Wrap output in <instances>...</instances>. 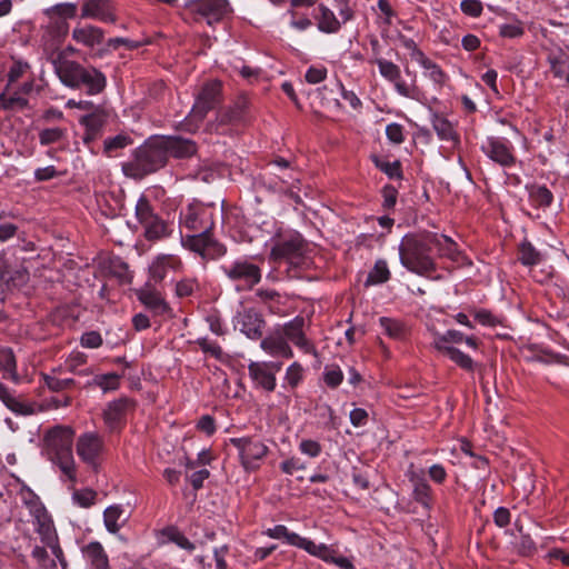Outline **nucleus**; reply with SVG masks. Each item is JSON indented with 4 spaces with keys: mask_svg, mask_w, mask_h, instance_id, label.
<instances>
[{
    "mask_svg": "<svg viewBox=\"0 0 569 569\" xmlns=\"http://www.w3.org/2000/svg\"><path fill=\"white\" fill-rule=\"evenodd\" d=\"M217 209L193 200L180 211L181 243L188 249H218L211 230L214 227Z\"/></svg>",
    "mask_w": 569,
    "mask_h": 569,
    "instance_id": "1",
    "label": "nucleus"
},
{
    "mask_svg": "<svg viewBox=\"0 0 569 569\" xmlns=\"http://www.w3.org/2000/svg\"><path fill=\"white\" fill-rule=\"evenodd\" d=\"M52 66L62 84L71 89L83 88L89 96L101 93L107 86V78L100 70L69 60L61 52L52 59Z\"/></svg>",
    "mask_w": 569,
    "mask_h": 569,
    "instance_id": "2",
    "label": "nucleus"
},
{
    "mask_svg": "<svg viewBox=\"0 0 569 569\" xmlns=\"http://www.w3.org/2000/svg\"><path fill=\"white\" fill-rule=\"evenodd\" d=\"M44 443L50 459L70 480L74 481L73 431L68 427H54L46 433Z\"/></svg>",
    "mask_w": 569,
    "mask_h": 569,
    "instance_id": "3",
    "label": "nucleus"
},
{
    "mask_svg": "<svg viewBox=\"0 0 569 569\" xmlns=\"http://www.w3.org/2000/svg\"><path fill=\"white\" fill-rule=\"evenodd\" d=\"M221 100V82L210 80L203 83L200 91L194 98L193 106L183 119L180 127L181 130L194 133L197 132L208 112L212 110Z\"/></svg>",
    "mask_w": 569,
    "mask_h": 569,
    "instance_id": "4",
    "label": "nucleus"
},
{
    "mask_svg": "<svg viewBox=\"0 0 569 569\" xmlns=\"http://www.w3.org/2000/svg\"><path fill=\"white\" fill-rule=\"evenodd\" d=\"M162 147L160 137L152 138L139 147L133 160L126 168L127 173L134 178H143L164 167L168 159Z\"/></svg>",
    "mask_w": 569,
    "mask_h": 569,
    "instance_id": "5",
    "label": "nucleus"
},
{
    "mask_svg": "<svg viewBox=\"0 0 569 569\" xmlns=\"http://www.w3.org/2000/svg\"><path fill=\"white\" fill-rule=\"evenodd\" d=\"M379 73L382 78L393 84L395 91L405 98L412 99L423 106H427V96L417 84V72L409 68L405 69L410 81L401 78V70L398 64L392 61L379 58L376 60Z\"/></svg>",
    "mask_w": 569,
    "mask_h": 569,
    "instance_id": "6",
    "label": "nucleus"
},
{
    "mask_svg": "<svg viewBox=\"0 0 569 569\" xmlns=\"http://www.w3.org/2000/svg\"><path fill=\"white\" fill-rule=\"evenodd\" d=\"M136 218L143 228V234L149 241H160L172 236L174 226L164 221L153 210L149 199L141 194L136 203Z\"/></svg>",
    "mask_w": 569,
    "mask_h": 569,
    "instance_id": "7",
    "label": "nucleus"
},
{
    "mask_svg": "<svg viewBox=\"0 0 569 569\" xmlns=\"http://www.w3.org/2000/svg\"><path fill=\"white\" fill-rule=\"evenodd\" d=\"M480 151L495 164L503 169L516 167L518 158L515 144L506 137L488 136L480 144Z\"/></svg>",
    "mask_w": 569,
    "mask_h": 569,
    "instance_id": "8",
    "label": "nucleus"
},
{
    "mask_svg": "<svg viewBox=\"0 0 569 569\" xmlns=\"http://www.w3.org/2000/svg\"><path fill=\"white\" fill-rule=\"evenodd\" d=\"M186 8L196 21H204L209 26L222 21L230 12L227 0H189Z\"/></svg>",
    "mask_w": 569,
    "mask_h": 569,
    "instance_id": "9",
    "label": "nucleus"
},
{
    "mask_svg": "<svg viewBox=\"0 0 569 569\" xmlns=\"http://www.w3.org/2000/svg\"><path fill=\"white\" fill-rule=\"evenodd\" d=\"M308 97L313 111L322 117H337L342 107L337 91L328 86L310 92Z\"/></svg>",
    "mask_w": 569,
    "mask_h": 569,
    "instance_id": "10",
    "label": "nucleus"
},
{
    "mask_svg": "<svg viewBox=\"0 0 569 569\" xmlns=\"http://www.w3.org/2000/svg\"><path fill=\"white\" fill-rule=\"evenodd\" d=\"M230 443L239 450L241 463L247 471L254 470L258 467L257 461L268 451L267 446L251 438H232Z\"/></svg>",
    "mask_w": 569,
    "mask_h": 569,
    "instance_id": "11",
    "label": "nucleus"
},
{
    "mask_svg": "<svg viewBox=\"0 0 569 569\" xmlns=\"http://www.w3.org/2000/svg\"><path fill=\"white\" fill-rule=\"evenodd\" d=\"M249 99L246 96H239L232 106L217 112V123L221 126L246 123L249 120Z\"/></svg>",
    "mask_w": 569,
    "mask_h": 569,
    "instance_id": "12",
    "label": "nucleus"
},
{
    "mask_svg": "<svg viewBox=\"0 0 569 569\" xmlns=\"http://www.w3.org/2000/svg\"><path fill=\"white\" fill-rule=\"evenodd\" d=\"M82 19H94L104 23L116 22L114 7L110 0H84L81 7Z\"/></svg>",
    "mask_w": 569,
    "mask_h": 569,
    "instance_id": "13",
    "label": "nucleus"
},
{
    "mask_svg": "<svg viewBox=\"0 0 569 569\" xmlns=\"http://www.w3.org/2000/svg\"><path fill=\"white\" fill-rule=\"evenodd\" d=\"M429 112V119L437 137L441 141L451 142L453 146L460 143V136L455 129L453 123L448 120L442 113L433 110L430 106H427Z\"/></svg>",
    "mask_w": 569,
    "mask_h": 569,
    "instance_id": "14",
    "label": "nucleus"
},
{
    "mask_svg": "<svg viewBox=\"0 0 569 569\" xmlns=\"http://www.w3.org/2000/svg\"><path fill=\"white\" fill-rule=\"evenodd\" d=\"M162 148L166 154L174 158H189L197 151L196 142L190 139H184L179 136H163L160 137Z\"/></svg>",
    "mask_w": 569,
    "mask_h": 569,
    "instance_id": "15",
    "label": "nucleus"
},
{
    "mask_svg": "<svg viewBox=\"0 0 569 569\" xmlns=\"http://www.w3.org/2000/svg\"><path fill=\"white\" fill-rule=\"evenodd\" d=\"M401 263L411 272L426 274L433 270V259L426 251H400Z\"/></svg>",
    "mask_w": 569,
    "mask_h": 569,
    "instance_id": "16",
    "label": "nucleus"
},
{
    "mask_svg": "<svg viewBox=\"0 0 569 569\" xmlns=\"http://www.w3.org/2000/svg\"><path fill=\"white\" fill-rule=\"evenodd\" d=\"M134 406V401L127 397L110 402L103 412L104 422L111 430L114 429Z\"/></svg>",
    "mask_w": 569,
    "mask_h": 569,
    "instance_id": "17",
    "label": "nucleus"
},
{
    "mask_svg": "<svg viewBox=\"0 0 569 569\" xmlns=\"http://www.w3.org/2000/svg\"><path fill=\"white\" fill-rule=\"evenodd\" d=\"M525 189L528 194V202L532 208L546 211L551 207L553 193L546 184L531 182L527 183Z\"/></svg>",
    "mask_w": 569,
    "mask_h": 569,
    "instance_id": "18",
    "label": "nucleus"
},
{
    "mask_svg": "<svg viewBox=\"0 0 569 569\" xmlns=\"http://www.w3.org/2000/svg\"><path fill=\"white\" fill-rule=\"evenodd\" d=\"M237 325L240 331L249 339H258L262 336L263 319L252 309L244 310L237 317Z\"/></svg>",
    "mask_w": 569,
    "mask_h": 569,
    "instance_id": "19",
    "label": "nucleus"
},
{
    "mask_svg": "<svg viewBox=\"0 0 569 569\" xmlns=\"http://www.w3.org/2000/svg\"><path fill=\"white\" fill-rule=\"evenodd\" d=\"M102 449L101 439L93 433H86L78 439L77 452L87 463L94 466L96 459Z\"/></svg>",
    "mask_w": 569,
    "mask_h": 569,
    "instance_id": "20",
    "label": "nucleus"
},
{
    "mask_svg": "<svg viewBox=\"0 0 569 569\" xmlns=\"http://www.w3.org/2000/svg\"><path fill=\"white\" fill-rule=\"evenodd\" d=\"M138 299L151 311L157 315H163L169 307L159 291L151 284L146 283L141 289L137 290Z\"/></svg>",
    "mask_w": 569,
    "mask_h": 569,
    "instance_id": "21",
    "label": "nucleus"
},
{
    "mask_svg": "<svg viewBox=\"0 0 569 569\" xmlns=\"http://www.w3.org/2000/svg\"><path fill=\"white\" fill-rule=\"evenodd\" d=\"M72 38L84 47L94 48L103 43L104 32L94 26L78 27L73 29Z\"/></svg>",
    "mask_w": 569,
    "mask_h": 569,
    "instance_id": "22",
    "label": "nucleus"
},
{
    "mask_svg": "<svg viewBox=\"0 0 569 569\" xmlns=\"http://www.w3.org/2000/svg\"><path fill=\"white\" fill-rule=\"evenodd\" d=\"M272 240L271 249H302L307 246L303 237L292 229L279 228Z\"/></svg>",
    "mask_w": 569,
    "mask_h": 569,
    "instance_id": "23",
    "label": "nucleus"
},
{
    "mask_svg": "<svg viewBox=\"0 0 569 569\" xmlns=\"http://www.w3.org/2000/svg\"><path fill=\"white\" fill-rule=\"evenodd\" d=\"M547 62L553 78L569 81V56L566 52L561 49L549 52Z\"/></svg>",
    "mask_w": 569,
    "mask_h": 569,
    "instance_id": "24",
    "label": "nucleus"
},
{
    "mask_svg": "<svg viewBox=\"0 0 569 569\" xmlns=\"http://www.w3.org/2000/svg\"><path fill=\"white\" fill-rule=\"evenodd\" d=\"M224 271L232 280L244 279L252 284L260 281V270L252 263L237 262L231 268L224 269Z\"/></svg>",
    "mask_w": 569,
    "mask_h": 569,
    "instance_id": "25",
    "label": "nucleus"
},
{
    "mask_svg": "<svg viewBox=\"0 0 569 569\" xmlns=\"http://www.w3.org/2000/svg\"><path fill=\"white\" fill-rule=\"evenodd\" d=\"M250 377L263 389L272 391L276 387L274 375L269 371L267 362H251L249 365Z\"/></svg>",
    "mask_w": 569,
    "mask_h": 569,
    "instance_id": "26",
    "label": "nucleus"
},
{
    "mask_svg": "<svg viewBox=\"0 0 569 569\" xmlns=\"http://www.w3.org/2000/svg\"><path fill=\"white\" fill-rule=\"evenodd\" d=\"M260 347L271 356L284 358L292 357L291 348L287 343L284 337L278 332L266 337L261 341Z\"/></svg>",
    "mask_w": 569,
    "mask_h": 569,
    "instance_id": "27",
    "label": "nucleus"
},
{
    "mask_svg": "<svg viewBox=\"0 0 569 569\" xmlns=\"http://www.w3.org/2000/svg\"><path fill=\"white\" fill-rule=\"evenodd\" d=\"M422 68V74L429 79L436 88H442L448 80V74L442 68L427 56L418 63Z\"/></svg>",
    "mask_w": 569,
    "mask_h": 569,
    "instance_id": "28",
    "label": "nucleus"
},
{
    "mask_svg": "<svg viewBox=\"0 0 569 569\" xmlns=\"http://www.w3.org/2000/svg\"><path fill=\"white\" fill-rule=\"evenodd\" d=\"M290 538L292 540V546L303 548L310 555L317 556L325 561H329V558L331 557V549H329L326 545H316L313 541L302 538L299 535L291 536Z\"/></svg>",
    "mask_w": 569,
    "mask_h": 569,
    "instance_id": "29",
    "label": "nucleus"
},
{
    "mask_svg": "<svg viewBox=\"0 0 569 569\" xmlns=\"http://www.w3.org/2000/svg\"><path fill=\"white\" fill-rule=\"evenodd\" d=\"M28 106V98L24 97L19 90L11 92L9 87L0 93V108L4 110H23Z\"/></svg>",
    "mask_w": 569,
    "mask_h": 569,
    "instance_id": "30",
    "label": "nucleus"
},
{
    "mask_svg": "<svg viewBox=\"0 0 569 569\" xmlns=\"http://www.w3.org/2000/svg\"><path fill=\"white\" fill-rule=\"evenodd\" d=\"M371 159L376 168L383 172L390 180L403 179L401 162L399 160L388 161L376 154L371 156Z\"/></svg>",
    "mask_w": 569,
    "mask_h": 569,
    "instance_id": "31",
    "label": "nucleus"
},
{
    "mask_svg": "<svg viewBox=\"0 0 569 569\" xmlns=\"http://www.w3.org/2000/svg\"><path fill=\"white\" fill-rule=\"evenodd\" d=\"M271 258L279 267H284L287 270L291 266L298 268L305 263L301 251H271Z\"/></svg>",
    "mask_w": 569,
    "mask_h": 569,
    "instance_id": "32",
    "label": "nucleus"
},
{
    "mask_svg": "<svg viewBox=\"0 0 569 569\" xmlns=\"http://www.w3.org/2000/svg\"><path fill=\"white\" fill-rule=\"evenodd\" d=\"M80 122L86 129L83 138L86 142L92 141L100 136L103 127V119L101 116L96 113L87 114L81 118Z\"/></svg>",
    "mask_w": 569,
    "mask_h": 569,
    "instance_id": "33",
    "label": "nucleus"
},
{
    "mask_svg": "<svg viewBox=\"0 0 569 569\" xmlns=\"http://www.w3.org/2000/svg\"><path fill=\"white\" fill-rule=\"evenodd\" d=\"M303 319L297 318L283 327V337L292 341L296 346L305 348L307 346L306 337L302 332Z\"/></svg>",
    "mask_w": 569,
    "mask_h": 569,
    "instance_id": "34",
    "label": "nucleus"
},
{
    "mask_svg": "<svg viewBox=\"0 0 569 569\" xmlns=\"http://www.w3.org/2000/svg\"><path fill=\"white\" fill-rule=\"evenodd\" d=\"M390 279V270L385 260H378L368 273L365 287L377 286L387 282Z\"/></svg>",
    "mask_w": 569,
    "mask_h": 569,
    "instance_id": "35",
    "label": "nucleus"
},
{
    "mask_svg": "<svg viewBox=\"0 0 569 569\" xmlns=\"http://www.w3.org/2000/svg\"><path fill=\"white\" fill-rule=\"evenodd\" d=\"M0 369L4 372V378L8 377L14 382L19 381L16 357L13 351L9 348L0 349Z\"/></svg>",
    "mask_w": 569,
    "mask_h": 569,
    "instance_id": "36",
    "label": "nucleus"
},
{
    "mask_svg": "<svg viewBox=\"0 0 569 569\" xmlns=\"http://www.w3.org/2000/svg\"><path fill=\"white\" fill-rule=\"evenodd\" d=\"M317 11L316 18L318 19L320 30L325 32H335L338 30L339 21L329 8L320 4Z\"/></svg>",
    "mask_w": 569,
    "mask_h": 569,
    "instance_id": "37",
    "label": "nucleus"
},
{
    "mask_svg": "<svg viewBox=\"0 0 569 569\" xmlns=\"http://www.w3.org/2000/svg\"><path fill=\"white\" fill-rule=\"evenodd\" d=\"M440 352L449 357L456 365L467 371H473V360L459 349L449 346H440Z\"/></svg>",
    "mask_w": 569,
    "mask_h": 569,
    "instance_id": "38",
    "label": "nucleus"
},
{
    "mask_svg": "<svg viewBox=\"0 0 569 569\" xmlns=\"http://www.w3.org/2000/svg\"><path fill=\"white\" fill-rule=\"evenodd\" d=\"M122 517L123 510L119 506H111L104 510V525L109 532L116 533L119 531L121 523L126 521V518Z\"/></svg>",
    "mask_w": 569,
    "mask_h": 569,
    "instance_id": "39",
    "label": "nucleus"
},
{
    "mask_svg": "<svg viewBox=\"0 0 569 569\" xmlns=\"http://www.w3.org/2000/svg\"><path fill=\"white\" fill-rule=\"evenodd\" d=\"M78 7L72 2H62L57 3L49 9H47L46 13L50 19H63L68 22L69 19H73L77 14Z\"/></svg>",
    "mask_w": 569,
    "mask_h": 569,
    "instance_id": "40",
    "label": "nucleus"
},
{
    "mask_svg": "<svg viewBox=\"0 0 569 569\" xmlns=\"http://www.w3.org/2000/svg\"><path fill=\"white\" fill-rule=\"evenodd\" d=\"M86 557L97 569L108 568V557L99 542H91L86 549Z\"/></svg>",
    "mask_w": 569,
    "mask_h": 569,
    "instance_id": "41",
    "label": "nucleus"
},
{
    "mask_svg": "<svg viewBox=\"0 0 569 569\" xmlns=\"http://www.w3.org/2000/svg\"><path fill=\"white\" fill-rule=\"evenodd\" d=\"M0 399L13 412L20 415H30L32 410L24 403L10 395L4 385L0 382Z\"/></svg>",
    "mask_w": 569,
    "mask_h": 569,
    "instance_id": "42",
    "label": "nucleus"
},
{
    "mask_svg": "<svg viewBox=\"0 0 569 569\" xmlns=\"http://www.w3.org/2000/svg\"><path fill=\"white\" fill-rule=\"evenodd\" d=\"M517 531L520 535L519 541L516 542V548L521 556H531L536 552L537 547L529 533L523 531V527L516 521Z\"/></svg>",
    "mask_w": 569,
    "mask_h": 569,
    "instance_id": "43",
    "label": "nucleus"
},
{
    "mask_svg": "<svg viewBox=\"0 0 569 569\" xmlns=\"http://www.w3.org/2000/svg\"><path fill=\"white\" fill-rule=\"evenodd\" d=\"M23 501L30 515L33 517L34 522L49 517L44 506L33 492L29 491L28 497H24Z\"/></svg>",
    "mask_w": 569,
    "mask_h": 569,
    "instance_id": "44",
    "label": "nucleus"
},
{
    "mask_svg": "<svg viewBox=\"0 0 569 569\" xmlns=\"http://www.w3.org/2000/svg\"><path fill=\"white\" fill-rule=\"evenodd\" d=\"M397 41L400 47L408 51L411 60L415 62L419 63L426 57L425 52L418 47L417 42L412 38L400 33L397 37Z\"/></svg>",
    "mask_w": 569,
    "mask_h": 569,
    "instance_id": "45",
    "label": "nucleus"
},
{
    "mask_svg": "<svg viewBox=\"0 0 569 569\" xmlns=\"http://www.w3.org/2000/svg\"><path fill=\"white\" fill-rule=\"evenodd\" d=\"M37 532L41 536L42 541L47 546H52L54 541H57V535L50 519V516L41 519V521H36Z\"/></svg>",
    "mask_w": 569,
    "mask_h": 569,
    "instance_id": "46",
    "label": "nucleus"
},
{
    "mask_svg": "<svg viewBox=\"0 0 569 569\" xmlns=\"http://www.w3.org/2000/svg\"><path fill=\"white\" fill-rule=\"evenodd\" d=\"M379 321L389 337L393 339H401L405 336V326L402 322L386 317L380 318Z\"/></svg>",
    "mask_w": 569,
    "mask_h": 569,
    "instance_id": "47",
    "label": "nucleus"
},
{
    "mask_svg": "<svg viewBox=\"0 0 569 569\" xmlns=\"http://www.w3.org/2000/svg\"><path fill=\"white\" fill-rule=\"evenodd\" d=\"M66 132H67L66 129H62L59 127L42 129L39 132L40 144L49 146V144L56 143L63 139V137L66 136Z\"/></svg>",
    "mask_w": 569,
    "mask_h": 569,
    "instance_id": "48",
    "label": "nucleus"
},
{
    "mask_svg": "<svg viewBox=\"0 0 569 569\" xmlns=\"http://www.w3.org/2000/svg\"><path fill=\"white\" fill-rule=\"evenodd\" d=\"M525 34V28L519 20L499 26V36L507 39H517Z\"/></svg>",
    "mask_w": 569,
    "mask_h": 569,
    "instance_id": "49",
    "label": "nucleus"
},
{
    "mask_svg": "<svg viewBox=\"0 0 569 569\" xmlns=\"http://www.w3.org/2000/svg\"><path fill=\"white\" fill-rule=\"evenodd\" d=\"M42 379L46 386L53 392L62 391L74 385V380L71 378L59 379L51 375H42Z\"/></svg>",
    "mask_w": 569,
    "mask_h": 569,
    "instance_id": "50",
    "label": "nucleus"
},
{
    "mask_svg": "<svg viewBox=\"0 0 569 569\" xmlns=\"http://www.w3.org/2000/svg\"><path fill=\"white\" fill-rule=\"evenodd\" d=\"M430 492H431V488L427 482L417 481L415 483L413 497L419 503H421L425 507L430 506V501H431Z\"/></svg>",
    "mask_w": 569,
    "mask_h": 569,
    "instance_id": "51",
    "label": "nucleus"
},
{
    "mask_svg": "<svg viewBox=\"0 0 569 569\" xmlns=\"http://www.w3.org/2000/svg\"><path fill=\"white\" fill-rule=\"evenodd\" d=\"M171 258L169 256H160L157 260L150 266L151 277L161 281L166 276V268L169 266Z\"/></svg>",
    "mask_w": 569,
    "mask_h": 569,
    "instance_id": "52",
    "label": "nucleus"
},
{
    "mask_svg": "<svg viewBox=\"0 0 569 569\" xmlns=\"http://www.w3.org/2000/svg\"><path fill=\"white\" fill-rule=\"evenodd\" d=\"M29 69V64L24 61H12L8 70V87L18 81Z\"/></svg>",
    "mask_w": 569,
    "mask_h": 569,
    "instance_id": "53",
    "label": "nucleus"
},
{
    "mask_svg": "<svg viewBox=\"0 0 569 569\" xmlns=\"http://www.w3.org/2000/svg\"><path fill=\"white\" fill-rule=\"evenodd\" d=\"M327 68L321 64H315L308 68L305 78L308 83L317 84L327 78Z\"/></svg>",
    "mask_w": 569,
    "mask_h": 569,
    "instance_id": "54",
    "label": "nucleus"
},
{
    "mask_svg": "<svg viewBox=\"0 0 569 569\" xmlns=\"http://www.w3.org/2000/svg\"><path fill=\"white\" fill-rule=\"evenodd\" d=\"M386 137L391 143H402L405 141L403 126L398 122L387 124Z\"/></svg>",
    "mask_w": 569,
    "mask_h": 569,
    "instance_id": "55",
    "label": "nucleus"
},
{
    "mask_svg": "<svg viewBox=\"0 0 569 569\" xmlns=\"http://www.w3.org/2000/svg\"><path fill=\"white\" fill-rule=\"evenodd\" d=\"M382 207L386 210L393 209L397 203L398 188L392 184H386L381 190Z\"/></svg>",
    "mask_w": 569,
    "mask_h": 569,
    "instance_id": "56",
    "label": "nucleus"
},
{
    "mask_svg": "<svg viewBox=\"0 0 569 569\" xmlns=\"http://www.w3.org/2000/svg\"><path fill=\"white\" fill-rule=\"evenodd\" d=\"M367 422H371V426L375 429H380L376 418V412L371 405H368L366 408H358V427L366 425Z\"/></svg>",
    "mask_w": 569,
    "mask_h": 569,
    "instance_id": "57",
    "label": "nucleus"
},
{
    "mask_svg": "<svg viewBox=\"0 0 569 569\" xmlns=\"http://www.w3.org/2000/svg\"><path fill=\"white\" fill-rule=\"evenodd\" d=\"M96 496L94 490L83 489L74 491L72 498L80 507L88 508L93 505Z\"/></svg>",
    "mask_w": 569,
    "mask_h": 569,
    "instance_id": "58",
    "label": "nucleus"
},
{
    "mask_svg": "<svg viewBox=\"0 0 569 569\" xmlns=\"http://www.w3.org/2000/svg\"><path fill=\"white\" fill-rule=\"evenodd\" d=\"M461 11L471 18H478L483 11L480 0H462L460 3Z\"/></svg>",
    "mask_w": 569,
    "mask_h": 569,
    "instance_id": "59",
    "label": "nucleus"
},
{
    "mask_svg": "<svg viewBox=\"0 0 569 569\" xmlns=\"http://www.w3.org/2000/svg\"><path fill=\"white\" fill-rule=\"evenodd\" d=\"M119 376L117 373H108L94 378V383L99 386L104 392L118 388Z\"/></svg>",
    "mask_w": 569,
    "mask_h": 569,
    "instance_id": "60",
    "label": "nucleus"
},
{
    "mask_svg": "<svg viewBox=\"0 0 569 569\" xmlns=\"http://www.w3.org/2000/svg\"><path fill=\"white\" fill-rule=\"evenodd\" d=\"M465 336L462 332L457 330H448L445 335L439 336L435 340V347L440 351V346H446L447 342L459 343L463 341Z\"/></svg>",
    "mask_w": 569,
    "mask_h": 569,
    "instance_id": "61",
    "label": "nucleus"
},
{
    "mask_svg": "<svg viewBox=\"0 0 569 569\" xmlns=\"http://www.w3.org/2000/svg\"><path fill=\"white\" fill-rule=\"evenodd\" d=\"M296 182H299V180L292 177L282 176L279 178V182L269 181V190L276 193H281L295 186Z\"/></svg>",
    "mask_w": 569,
    "mask_h": 569,
    "instance_id": "62",
    "label": "nucleus"
},
{
    "mask_svg": "<svg viewBox=\"0 0 569 569\" xmlns=\"http://www.w3.org/2000/svg\"><path fill=\"white\" fill-rule=\"evenodd\" d=\"M130 143V138L123 134H118L113 138H109L104 141V150L107 152L122 149Z\"/></svg>",
    "mask_w": 569,
    "mask_h": 569,
    "instance_id": "63",
    "label": "nucleus"
},
{
    "mask_svg": "<svg viewBox=\"0 0 569 569\" xmlns=\"http://www.w3.org/2000/svg\"><path fill=\"white\" fill-rule=\"evenodd\" d=\"M517 260L526 267H532L541 261V254L539 251H519Z\"/></svg>",
    "mask_w": 569,
    "mask_h": 569,
    "instance_id": "64",
    "label": "nucleus"
}]
</instances>
